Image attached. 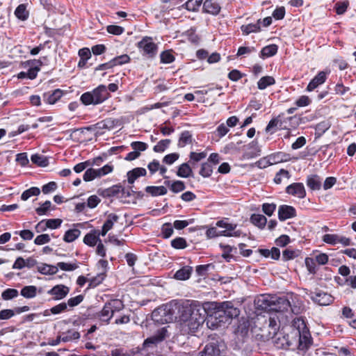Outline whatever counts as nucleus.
I'll list each match as a JSON object with an SVG mask.
<instances>
[{
    "label": "nucleus",
    "instance_id": "53",
    "mask_svg": "<svg viewBox=\"0 0 356 356\" xmlns=\"http://www.w3.org/2000/svg\"><path fill=\"white\" fill-rule=\"evenodd\" d=\"M79 266L77 264H67L65 262H58L57 264V268L61 269L62 270L65 271H72L76 270Z\"/></svg>",
    "mask_w": 356,
    "mask_h": 356
},
{
    "label": "nucleus",
    "instance_id": "56",
    "mask_svg": "<svg viewBox=\"0 0 356 356\" xmlns=\"http://www.w3.org/2000/svg\"><path fill=\"white\" fill-rule=\"evenodd\" d=\"M283 177H285L286 179H289L290 177V175H289V171L284 170V169H281L278 172H277V174L275 175V177L274 178V181L279 184L282 182V178Z\"/></svg>",
    "mask_w": 356,
    "mask_h": 356
},
{
    "label": "nucleus",
    "instance_id": "16",
    "mask_svg": "<svg viewBox=\"0 0 356 356\" xmlns=\"http://www.w3.org/2000/svg\"><path fill=\"white\" fill-rule=\"evenodd\" d=\"M100 235L99 229H93L84 236L83 243L90 247H95L99 241H102L99 238Z\"/></svg>",
    "mask_w": 356,
    "mask_h": 356
},
{
    "label": "nucleus",
    "instance_id": "37",
    "mask_svg": "<svg viewBox=\"0 0 356 356\" xmlns=\"http://www.w3.org/2000/svg\"><path fill=\"white\" fill-rule=\"evenodd\" d=\"M20 293L25 298H33L37 294V287L32 285L26 286L22 289Z\"/></svg>",
    "mask_w": 356,
    "mask_h": 356
},
{
    "label": "nucleus",
    "instance_id": "52",
    "mask_svg": "<svg viewBox=\"0 0 356 356\" xmlns=\"http://www.w3.org/2000/svg\"><path fill=\"white\" fill-rule=\"evenodd\" d=\"M51 206V202L49 200L45 201L43 204L38 207L35 211L37 214L42 216L45 215L49 210Z\"/></svg>",
    "mask_w": 356,
    "mask_h": 356
},
{
    "label": "nucleus",
    "instance_id": "9",
    "mask_svg": "<svg viewBox=\"0 0 356 356\" xmlns=\"http://www.w3.org/2000/svg\"><path fill=\"white\" fill-rule=\"evenodd\" d=\"M305 293L310 296L314 302L321 306L329 305L334 301V298L327 292L319 291L315 293L310 292L308 293L307 290L305 289Z\"/></svg>",
    "mask_w": 356,
    "mask_h": 356
},
{
    "label": "nucleus",
    "instance_id": "2",
    "mask_svg": "<svg viewBox=\"0 0 356 356\" xmlns=\"http://www.w3.org/2000/svg\"><path fill=\"white\" fill-rule=\"evenodd\" d=\"M279 348H288L297 346L299 350L306 352L312 343L311 334L305 322L300 318L293 319L292 330L286 336H277L275 341Z\"/></svg>",
    "mask_w": 356,
    "mask_h": 356
},
{
    "label": "nucleus",
    "instance_id": "60",
    "mask_svg": "<svg viewBox=\"0 0 356 356\" xmlns=\"http://www.w3.org/2000/svg\"><path fill=\"white\" fill-rule=\"evenodd\" d=\"M67 309V305L65 302L60 303L53 307L51 308L50 312L53 314H58L62 312H64Z\"/></svg>",
    "mask_w": 356,
    "mask_h": 356
},
{
    "label": "nucleus",
    "instance_id": "14",
    "mask_svg": "<svg viewBox=\"0 0 356 356\" xmlns=\"http://www.w3.org/2000/svg\"><path fill=\"white\" fill-rule=\"evenodd\" d=\"M296 216V211L294 207L289 205H281L278 208V218L280 221L293 218Z\"/></svg>",
    "mask_w": 356,
    "mask_h": 356
},
{
    "label": "nucleus",
    "instance_id": "11",
    "mask_svg": "<svg viewBox=\"0 0 356 356\" xmlns=\"http://www.w3.org/2000/svg\"><path fill=\"white\" fill-rule=\"evenodd\" d=\"M119 124V120L113 118H107L104 120H102L93 126H90L85 127L84 129L88 131H93L95 129H108L111 130L115 127H117Z\"/></svg>",
    "mask_w": 356,
    "mask_h": 356
},
{
    "label": "nucleus",
    "instance_id": "31",
    "mask_svg": "<svg viewBox=\"0 0 356 356\" xmlns=\"http://www.w3.org/2000/svg\"><path fill=\"white\" fill-rule=\"evenodd\" d=\"M275 83V79L271 76H265L261 77L257 82V87L259 90H264L268 86Z\"/></svg>",
    "mask_w": 356,
    "mask_h": 356
},
{
    "label": "nucleus",
    "instance_id": "61",
    "mask_svg": "<svg viewBox=\"0 0 356 356\" xmlns=\"http://www.w3.org/2000/svg\"><path fill=\"white\" fill-rule=\"evenodd\" d=\"M50 241V236L49 234H43L38 236L35 240L34 243L38 245H41L47 243Z\"/></svg>",
    "mask_w": 356,
    "mask_h": 356
},
{
    "label": "nucleus",
    "instance_id": "64",
    "mask_svg": "<svg viewBox=\"0 0 356 356\" xmlns=\"http://www.w3.org/2000/svg\"><path fill=\"white\" fill-rule=\"evenodd\" d=\"M348 1L338 2L335 4L336 12L338 15H342L346 11L348 6Z\"/></svg>",
    "mask_w": 356,
    "mask_h": 356
},
{
    "label": "nucleus",
    "instance_id": "30",
    "mask_svg": "<svg viewBox=\"0 0 356 356\" xmlns=\"http://www.w3.org/2000/svg\"><path fill=\"white\" fill-rule=\"evenodd\" d=\"M164 184L170 187V189L173 193H179L181 191H183L186 186L182 181L177 180L173 182H170V181H165Z\"/></svg>",
    "mask_w": 356,
    "mask_h": 356
},
{
    "label": "nucleus",
    "instance_id": "44",
    "mask_svg": "<svg viewBox=\"0 0 356 356\" xmlns=\"http://www.w3.org/2000/svg\"><path fill=\"white\" fill-rule=\"evenodd\" d=\"M206 156H207V153H205L204 152H200V153L191 152L189 155V157H190L189 163H191V165L193 166H194L195 163H197L200 161H201L202 159H204V158H206Z\"/></svg>",
    "mask_w": 356,
    "mask_h": 356
},
{
    "label": "nucleus",
    "instance_id": "57",
    "mask_svg": "<svg viewBox=\"0 0 356 356\" xmlns=\"http://www.w3.org/2000/svg\"><path fill=\"white\" fill-rule=\"evenodd\" d=\"M106 30L111 34L119 35L124 32V29L118 25H109L107 26Z\"/></svg>",
    "mask_w": 356,
    "mask_h": 356
},
{
    "label": "nucleus",
    "instance_id": "5",
    "mask_svg": "<svg viewBox=\"0 0 356 356\" xmlns=\"http://www.w3.org/2000/svg\"><path fill=\"white\" fill-rule=\"evenodd\" d=\"M232 224H216V227L208 228L206 232L207 238H214L219 236L238 237L242 234L241 231L235 230Z\"/></svg>",
    "mask_w": 356,
    "mask_h": 356
},
{
    "label": "nucleus",
    "instance_id": "8",
    "mask_svg": "<svg viewBox=\"0 0 356 356\" xmlns=\"http://www.w3.org/2000/svg\"><path fill=\"white\" fill-rule=\"evenodd\" d=\"M138 47L149 58H153L156 54L158 49L157 45L152 41V38L147 36L138 43Z\"/></svg>",
    "mask_w": 356,
    "mask_h": 356
},
{
    "label": "nucleus",
    "instance_id": "33",
    "mask_svg": "<svg viewBox=\"0 0 356 356\" xmlns=\"http://www.w3.org/2000/svg\"><path fill=\"white\" fill-rule=\"evenodd\" d=\"M277 49L278 47L276 44L266 46L261 49L260 56L262 58L273 56L277 54Z\"/></svg>",
    "mask_w": 356,
    "mask_h": 356
},
{
    "label": "nucleus",
    "instance_id": "13",
    "mask_svg": "<svg viewBox=\"0 0 356 356\" xmlns=\"http://www.w3.org/2000/svg\"><path fill=\"white\" fill-rule=\"evenodd\" d=\"M286 192L298 198H304L306 195V191L302 183H293L288 186L286 188Z\"/></svg>",
    "mask_w": 356,
    "mask_h": 356
},
{
    "label": "nucleus",
    "instance_id": "59",
    "mask_svg": "<svg viewBox=\"0 0 356 356\" xmlns=\"http://www.w3.org/2000/svg\"><path fill=\"white\" fill-rule=\"evenodd\" d=\"M83 178L85 181H90L97 178L95 169L92 168L87 169Z\"/></svg>",
    "mask_w": 356,
    "mask_h": 356
},
{
    "label": "nucleus",
    "instance_id": "15",
    "mask_svg": "<svg viewBox=\"0 0 356 356\" xmlns=\"http://www.w3.org/2000/svg\"><path fill=\"white\" fill-rule=\"evenodd\" d=\"M166 332L167 330L165 328H162L158 330V332L155 334L147 338L144 341L143 346L145 347H150L153 345H156L158 343L162 341L165 338Z\"/></svg>",
    "mask_w": 356,
    "mask_h": 356
},
{
    "label": "nucleus",
    "instance_id": "34",
    "mask_svg": "<svg viewBox=\"0 0 356 356\" xmlns=\"http://www.w3.org/2000/svg\"><path fill=\"white\" fill-rule=\"evenodd\" d=\"M81 234L78 229H70L65 232L63 240L67 243H71L75 241Z\"/></svg>",
    "mask_w": 356,
    "mask_h": 356
},
{
    "label": "nucleus",
    "instance_id": "51",
    "mask_svg": "<svg viewBox=\"0 0 356 356\" xmlns=\"http://www.w3.org/2000/svg\"><path fill=\"white\" fill-rule=\"evenodd\" d=\"M161 62L162 63H171L175 60V56L170 51H164L161 54Z\"/></svg>",
    "mask_w": 356,
    "mask_h": 356
},
{
    "label": "nucleus",
    "instance_id": "62",
    "mask_svg": "<svg viewBox=\"0 0 356 356\" xmlns=\"http://www.w3.org/2000/svg\"><path fill=\"white\" fill-rule=\"evenodd\" d=\"M272 164L273 162L271 161L270 156L263 157L254 163V165L259 168H265Z\"/></svg>",
    "mask_w": 356,
    "mask_h": 356
},
{
    "label": "nucleus",
    "instance_id": "50",
    "mask_svg": "<svg viewBox=\"0 0 356 356\" xmlns=\"http://www.w3.org/2000/svg\"><path fill=\"white\" fill-rule=\"evenodd\" d=\"M339 235L338 234H327L323 236V241L327 244L336 245L339 243Z\"/></svg>",
    "mask_w": 356,
    "mask_h": 356
},
{
    "label": "nucleus",
    "instance_id": "23",
    "mask_svg": "<svg viewBox=\"0 0 356 356\" xmlns=\"http://www.w3.org/2000/svg\"><path fill=\"white\" fill-rule=\"evenodd\" d=\"M307 186L312 191H319L322 186V179L317 175H309L307 178Z\"/></svg>",
    "mask_w": 356,
    "mask_h": 356
},
{
    "label": "nucleus",
    "instance_id": "6",
    "mask_svg": "<svg viewBox=\"0 0 356 356\" xmlns=\"http://www.w3.org/2000/svg\"><path fill=\"white\" fill-rule=\"evenodd\" d=\"M239 314L240 309L232 302L225 301L219 304L217 310L214 312V317L217 319L225 315V321L226 322L227 320L238 317ZM219 321L222 322L224 320L221 319Z\"/></svg>",
    "mask_w": 356,
    "mask_h": 356
},
{
    "label": "nucleus",
    "instance_id": "20",
    "mask_svg": "<svg viewBox=\"0 0 356 356\" xmlns=\"http://www.w3.org/2000/svg\"><path fill=\"white\" fill-rule=\"evenodd\" d=\"M123 191L121 186L115 185L108 188L99 189L98 194L104 197H111L118 196L119 193Z\"/></svg>",
    "mask_w": 356,
    "mask_h": 356
},
{
    "label": "nucleus",
    "instance_id": "4",
    "mask_svg": "<svg viewBox=\"0 0 356 356\" xmlns=\"http://www.w3.org/2000/svg\"><path fill=\"white\" fill-rule=\"evenodd\" d=\"M110 93L104 85H100L92 92H84L81 96V101L84 105L99 104L106 100Z\"/></svg>",
    "mask_w": 356,
    "mask_h": 356
},
{
    "label": "nucleus",
    "instance_id": "22",
    "mask_svg": "<svg viewBox=\"0 0 356 356\" xmlns=\"http://www.w3.org/2000/svg\"><path fill=\"white\" fill-rule=\"evenodd\" d=\"M63 96V91L56 89L52 92H45L43 95V100L47 104H54Z\"/></svg>",
    "mask_w": 356,
    "mask_h": 356
},
{
    "label": "nucleus",
    "instance_id": "43",
    "mask_svg": "<svg viewBox=\"0 0 356 356\" xmlns=\"http://www.w3.org/2000/svg\"><path fill=\"white\" fill-rule=\"evenodd\" d=\"M213 172V166L208 162L203 163L202 164L200 175L203 177H209Z\"/></svg>",
    "mask_w": 356,
    "mask_h": 356
},
{
    "label": "nucleus",
    "instance_id": "28",
    "mask_svg": "<svg viewBox=\"0 0 356 356\" xmlns=\"http://www.w3.org/2000/svg\"><path fill=\"white\" fill-rule=\"evenodd\" d=\"M146 193L150 194L152 196L163 195L167 193V189L163 186H149L145 188Z\"/></svg>",
    "mask_w": 356,
    "mask_h": 356
},
{
    "label": "nucleus",
    "instance_id": "42",
    "mask_svg": "<svg viewBox=\"0 0 356 356\" xmlns=\"http://www.w3.org/2000/svg\"><path fill=\"white\" fill-rule=\"evenodd\" d=\"M268 327L270 328L271 331H269V337L271 338H275L277 335H280L277 333V331L279 329V325L277 323L276 320L274 318H269L268 320Z\"/></svg>",
    "mask_w": 356,
    "mask_h": 356
},
{
    "label": "nucleus",
    "instance_id": "29",
    "mask_svg": "<svg viewBox=\"0 0 356 356\" xmlns=\"http://www.w3.org/2000/svg\"><path fill=\"white\" fill-rule=\"evenodd\" d=\"M58 269L56 266L42 264L38 266V271L42 275H54L58 272Z\"/></svg>",
    "mask_w": 356,
    "mask_h": 356
},
{
    "label": "nucleus",
    "instance_id": "12",
    "mask_svg": "<svg viewBox=\"0 0 356 356\" xmlns=\"http://www.w3.org/2000/svg\"><path fill=\"white\" fill-rule=\"evenodd\" d=\"M70 291L68 286L63 284H58L47 291V293L54 296L56 300H61L66 297Z\"/></svg>",
    "mask_w": 356,
    "mask_h": 356
},
{
    "label": "nucleus",
    "instance_id": "63",
    "mask_svg": "<svg viewBox=\"0 0 356 356\" xmlns=\"http://www.w3.org/2000/svg\"><path fill=\"white\" fill-rule=\"evenodd\" d=\"M56 188V183L54 181H51L42 186V191L44 194H48L51 192L54 191Z\"/></svg>",
    "mask_w": 356,
    "mask_h": 356
},
{
    "label": "nucleus",
    "instance_id": "10",
    "mask_svg": "<svg viewBox=\"0 0 356 356\" xmlns=\"http://www.w3.org/2000/svg\"><path fill=\"white\" fill-rule=\"evenodd\" d=\"M130 61V58L127 54H123L111 60L109 62L101 64L96 67V70H104L110 69L116 65H120L127 63Z\"/></svg>",
    "mask_w": 356,
    "mask_h": 356
},
{
    "label": "nucleus",
    "instance_id": "26",
    "mask_svg": "<svg viewBox=\"0 0 356 356\" xmlns=\"http://www.w3.org/2000/svg\"><path fill=\"white\" fill-rule=\"evenodd\" d=\"M177 175L179 177L187 178L193 176V172L188 163L181 164L177 171Z\"/></svg>",
    "mask_w": 356,
    "mask_h": 356
},
{
    "label": "nucleus",
    "instance_id": "35",
    "mask_svg": "<svg viewBox=\"0 0 356 356\" xmlns=\"http://www.w3.org/2000/svg\"><path fill=\"white\" fill-rule=\"evenodd\" d=\"M31 161L40 167H46L49 165V159L47 156L40 154H33L31 157Z\"/></svg>",
    "mask_w": 356,
    "mask_h": 356
},
{
    "label": "nucleus",
    "instance_id": "41",
    "mask_svg": "<svg viewBox=\"0 0 356 356\" xmlns=\"http://www.w3.org/2000/svg\"><path fill=\"white\" fill-rule=\"evenodd\" d=\"M282 122L278 118H273L268 124L265 131L266 132L275 133L278 126L281 127Z\"/></svg>",
    "mask_w": 356,
    "mask_h": 356
},
{
    "label": "nucleus",
    "instance_id": "47",
    "mask_svg": "<svg viewBox=\"0 0 356 356\" xmlns=\"http://www.w3.org/2000/svg\"><path fill=\"white\" fill-rule=\"evenodd\" d=\"M171 143L170 139L160 140L153 148L155 152H163L168 147Z\"/></svg>",
    "mask_w": 356,
    "mask_h": 356
},
{
    "label": "nucleus",
    "instance_id": "46",
    "mask_svg": "<svg viewBox=\"0 0 356 356\" xmlns=\"http://www.w3.org/2000/svg\"><path fill=\"white\" fill-rule=\"evenodd\" d=\"M203 0H188L184 6L189 11H196L198 10Z\"/></svg>",
    "mask_w": 356,
    "mask_h": 356
},
{
    "label": "nucleus",
    "instance_id": "25",
    "mask_svg": "<svg viewBox=\"0 0 356 356\" xmlns=\"http://www.w3.org/2000/svg\"><path fill=\"white\" fill-rule=\"evenodd\" d=\"M147 171L143 168H136L127 172V181L132 184L140 177L145 176Z\"/></svg>",
    "mask_w": 356,
    "mask_h": 356
},
{
    "label": "nucleus",
    "instance_id": "24",
    "mask_svg": "<svg viewBox=\"0 0 356 356\" xmlns=\"http://www.w3.org/2000/svg\"><path fill=\"white\" fill-rule=\"evenodd\" d=\"M203 10L207 13L216 15L220 11V6L213 0H205L203 4Z\"/></svg>",
    "mask_w": 356,
    "mask_h": 356
},
{
    "label": "nucleus",
    "instance_id": "3",
    "mask_svg": "<svg viewBox=\"0 0 356 356\" xmlns=\"http://www.w3.org/2000/svg\"><path fill=\"white\" fill-rule=\"evenodd\" d=\"M258 305L263 309L273 310L276 312H285L291 307V302L289 300L282 298L261 296L258 300Z\"/></svg>",
    "mask_w": 356,
    "mask_h": 356
},
{
    "label": "nucleus",
    "instance_id": "27",
    "mask_svg": "<svg viewBox=\"0 0 356 356\" xmlns=\"http://www.w3.org/2000/svg\"><path fill=\"white\" fill-rule=\"evenodd\" d=\"M193 141L192 134L189 131H184L180 134L177 145L179 147H184L186 145L192 144Z\"/></svg>",
    "mask_w": 356,
    "mask_h": 356
},
{
    "label": "nucleus",
    "instance_id": "58",
    "mask_svg": "<svg viewBox=\"0 0 356 356\" xmlns=\"http://www.w3.org/2000/svg\"><path fill=\"white\" fill-rule=\"evenodd\" d=\"M179 158L178 153H172L165 155L163 159V162L168 164L172 165Z\"/></svg>",
    "mask_w": 356,
    "mask_h": 356
},
{
    "label": "nucleus",
    "instance_id": "21",
    "mask_svg": "<svg viewBox=\"0 0 356 356\" xmlns=\"http://www.w3.org/2000/svg\"><path fill=\"white\" fill-rule=\"evenodd\" d=\"M79 338L80 334L79 332L74 330H69L59 335L56 339V341L57 343L58 341L71 342L74 340H77Z\"/></svg>",
    "mask_w": 356,
    "mask_h": 356
},
{
    "label": "nucleus",
    "instance_id": "36",
    "mask_svg": "<svg viewBox=\"0 0 356 356\" xmlns=\"http://www.w3.org/2000/svg\"><path fill=\"white\" fill-rule=\"evenodd\" d=\"M191 274V269L188 266H184L177 270L175 274V278L179 280H188Z\"/></svg>",
    "mask_w": 356,
    "mask_h": 356
},
{
    "label": "nucleus",
    "instance_id": "1",
    "mask_svg": "<svg viewBox=\"0 0 356 356\" xmlns=\"http://www.w3.org/2000/svg\"><path fill=\"white\" fill-rule=\"evenodd\" d=\"M206 309L197 301L191 300H172L155 309L152 314L157 321L170 323L179 319L183 334L193 333L205 320Z\"/></svg>",
    "mask_w": 356,
    "mask_h": 356
},
{
    "label": "nucleus",
    "instance_id": "55",
    "mask_svg": "<svg viewBox=\"0 0 356 356\" xmlns=\"http://www.w3.org/2000/svg\"><path fill=\"white\" fill-rule=\"evenodd\" d=\"M275 209H276V204H273V203H271V204L264 203L262 205L263 212L268 216H271L273 215V213H274V211H275Z\"/></svg>",
    "mask_w": 356,
    "mask_h": 356
},
{
    "label": "nucleus",
    "instance_id": "45",
    "mask_svg": "<svg viewBox=\"0 0 356 356\" xmlns=\"http://www.w3.org/2000/svg\"><path fill=\"white\" fill-rule=\"evenodd\" d=\"M19 295L18 291L15 289H7L1 293V298L4 300H9L17 297Z\"/></svg>",
    "mask_w": 356,
    "mask_h": 356
},
{
    "label": "nucleus",
    "instance_id": "48",
    "mask_svg": "<svg viewBox=\"0 0 356 356\" xmlns=\"http://www.w3.org/2000/svg\"><path fill=\"white\" fill-rule=\"evenodd\" d=\"M79 56L81 57V60L79 62V66H81V63H86V61L91 57V51L88 48H82L79 51Z\"/></svg>",
    "mask_w": 356,
    "mask_h": 356
},
{
    "label": "nucleus",
    "instance_id": "18",
    "mask_svg": "<svg viewBox=\"0 0 356 356\" xmlns=\"http://www.w3.org/2000/svg\"><path fill=\"white\" fill-rule=\"evenodd\" d=\"M163 224L161 226V236L163 238H168L172 236L173 234L174 228L178 230H181L186 227L188 224Z\"/></svg>",
    "mask_w": 356,
    "mask_h": 356
},
{
    "label": "nucleus",
    "instance_id": "39",
    "mask_svg": "<svg viewBox=\"0 0 356 356\" xmlns=\"http://www.w3.org/2000/svg\"><path fill=\"white\" fill-rule=\"evenodd\" d=\"M331 127V122L329 120H324L318 123L315 127L316 134L318 136H322Z\"/></svg>",
    "mask_w": 356,
    "mask_h": 356
},
{
    "label": "nucleus",
    "instance_id": "19",
    "mask_svg": "<svg viewBox=\"0 0 356 356\" xmlns=\"http://www.w3.org/2000/svg\"><path fill=\"white\" fill-rule=\"evenodd\" d=\"M326 73L323 71L319 72L309 83L307 90L311 92L318 86L323 84L326 80Z\"/></svg>",
    "mask_w": 356,
    "mask_h": 356
},
{
    "label": "nucleus",
    "instance_id": "32",
    "mask_svg": "<svg viewBox=\"0 0 356 356\" xmlns=\"http://www.w3.org/2000/svg\"><path fill=\"white\" fill-rule=\"evenodd\" d=\"M260 19L256 24H249L247 25H242L241 27V31L244 35H249L251 33H257L260 31Z\"/></svg>",
    "mask_w": 356,
    "mask_h": 356
},
{
    "label": "nucleus",
    "instance_id": "49",
    "mask_svg": "<svg viewBox=\"0 0 356 356\" xmlns=\"http://www.w3.org/2000/svg\"><path fill=\"white\" fill-rule=\"evenodd\" d=\"M171 245L175 249H184L187 247V242L185 238L177 237L171 241Z\"/></svg>",
    "mask_w": 356,
    "mask_h": 356
},
{
    "label": "nucleus",
    "instance_id": "54",
    "mask_svg": "<svg viewBox=\"0 0 356 356\" xmlns=\"http://www.w3.org/2000/svg\"><path fill=\"white\" fill-rule=\"evenodd\" d=\"M131 147L134 150L138 151V152L140 153V152L145 151L147 149L148 145L144 142L134 141L131 143Z\"/></svg>",
    "mask_w": 356,
    "mask_h": 356
},
{
    "label": "nucleus",
    "instance_id": "40",
    "mask_svg": "<svg viewBox=\"0 0 356 356\" xmlns=\"http://www.w3.org/2000/svg\"><path fill=\"white\" fill-rule=\"evenodd\" d=\"M40 193V190L38 187H31L26 191H24L22 195L21 199L23 201H26L32 196H38Z\"/></svg>",
    "mask_w": 356,
    "mask_h": 356
},
{
    "label": "nucleus",
    "instance_id": "17",
    "mask_svg": "<svg viewBox=\"0 0 356 356\" xmlns=\"http://www.w3.org/2000/svg\"><path fill=\"white\" fill-rule=\"evenodd\" d=\"M220 350L217 342L207 343L204 349L199 353V356H219Z\"/></svg>",
    "mask_w": 356,
    "mask_h": 356
},
{
    "label": "nucleus",
    "instance_id": "7",
    "mask_svg": "<svg viewBox=\"0 0 356 356\" xmlns=\"http://www.w3.org/2000/svg\"><path fill=\"white\" fill-rule=\"evenodd\" d=\"M123 308L122 302L119 300H113L106 302L102 311L99 312V317L104 321L108 323L115 312H118Z\"/></svg>",
    "mask_w": 356,
    "mask_h": 356
},
{
    "label": "nucleus",
    "instance_id": "38",
    "mask_svg": "<svg viewBox=\"0 0 356 356\" xmlns=\"http://www.w3.org/2000/svg\"><path fill=\"white\" fill-rule=\"evenodd\" d=\"M15 15L19 19L24 21L28 19L29 13L24 4H20L15 9Z\"/></svg>",
    "mask_w": 356,
    "mask_h": 356
}]
</instances>
